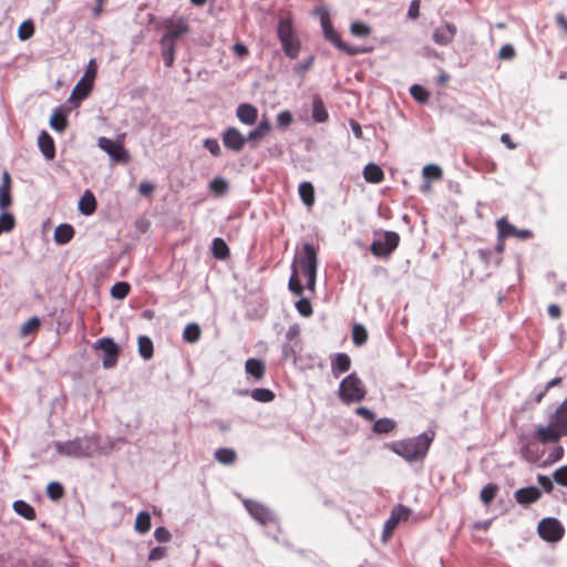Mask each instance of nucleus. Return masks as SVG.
Masks as SVG:
<instances>
[{"instance_id": "obj_38", "label": "nucleus", "mask_w": 567, "mask_h": 567, "mask_svg": "<svg viewBox=\"0 0 567 567\" xmlns=\"http://www.w3.org/2000/svg\"><path fill=\"white\" fill-rule=\"evenodd\" d=\"M138 343V352L145 359L148 360L153 357V342L146 336H141L137 340Z\"/></svg>"}, {"instance_id": "obj_2", "label": "nucleus", "mask_w": 567, "mask_h": 567, "mask_svg": "<svg viewBox=\"0 0 567 567\" xmlns=\"http://www.w3.org/2000/svg\"><path fill=\"white\" fill-rule=\"evenodd\" d=\"M432 441L433 434L422 433L412 439L392 442L389 449L408 462H413L425 457Z\"/></svg>"}, {"instance_id": "obj_43", "label": "nucleus", "mask_w": 567, "mask_h": 567, "mask_svg": "<svg viewBox=\"0 0 567 567\" xmlns=\"http://www.w3.org/2000/svg\"><path fill=\"white\" fill-rule=\"evenodd\" d=\"M255 401L268 403L275 399V393L269 389L258 388L254 389L250 393Z\"/></svg>"}, {"instance_id": "obj_9", "label": "nucleus", "mask_w": 567, "mask_h": 567, "mask_svg": "<svg viewBox=\"0 0 567 567\" xmlns=\"http://www.w3.org/2000/svg\"><path fill=\"white\" fill-rule=\"evenodd\" d=\"M538 534L546 542H558L564 536V527L556 518H544L538 524Z\"/></svg>"}, {"instance_id": "obj_49", "label": "nucleus", "mask_w": 567, "mask_h": 567, "mask_svg": "<svg viewBox=\"0 0 567 567\" xmlns=\"http://www.w3.org/2000/svg\"><path fill=\"white\" fill-rule=\"evenodd\" d=\"M410 93L412 97L420 103H426L430 99V93L419 84L412 85Z\"/></svg>"}, {"instance_id": "obj_46", "label": "nucleus", "mask_w": 567, "mask_h": 567, "mask_svg": "<svg viewBox=\"0 0 567 567\" xmlns=\"http://www.w3.org/2000/svg\"><path fill=\"white\" fill-rule=\"evenodd\" d=\"M16 227V218L11 213L3 212L0 215V234L9 233Z\"/></svg>"}, {"instance_id": "obj_7", "label": "nucleus", "mask_w": 567, "mask_h": 567, "mask_svg": "<svg viewBox=\"0 0 567 567\" xmlns=\"http://www.w3.org/2000/svg\"><path fill=\"white\" fill-rule=\"evenodd\" d=\"M97 146L115 163L127 164L131 159L130 153L124 148L123 136L116 141L104 136L99 137Z\"/></svg>"}, {"instance_id": "obj_61", "label": "nucleus", "mask_w": 567, "mask_h": 567, "mask_svg": "<svg viewBox=\"0 0 567 567\" xmlns=\"http://www.w3.org/2000/svg\"><path fill=\"white\" fill-rule=\"evenodd\" d=\"M408 16L411 19H416L420 16V0H412L409 7Z\"/></svg>"}, {"instance_id": "obj_42", "label": "nucleus", "mask_w": 567, "mask_h": 567, "mask_svg": "<svg viewBox=\"0 0 567 567\" xmlns=\"http://www.w3.org/2000/svg\"><path fill=\"white\" fill-rule=\"evenodd\" d=\"M209 189L212 193H214L215 196H223L228 190V183L223 177H215L209 183Z\"/></svg>"}, {"instance_id": "obj_5", "label": "nucleus", "mask_w": 567, "mask_h": 567, "mask_svg": "<svg viewBox=\"0 0 567 567\" xmlns=\"http://www.w3.org/2000/svg\"><path fill=\"white\" fill-rule=\"evenodd\" d=\"M338 393L341 401L349 404L362 401L367 391L358 375L351 373L341 381Z\"/></svg>"}, {"instance_id": "obj_32", "label": "nucleus", "mask_w": 567, "mask_h": 567, "mask_svg": "<svg viewBox=\"0 0 567 567\" xmlns=\"http://www.w3.org/2000/svg\"><path fill=\"white\" fill-rule=\"evenodd\" d=\"M498 237H515L517 228L512 225L506 217H502L496 221Z\"/></svg>"}, {"instance_id": "obj_63", "label": "nucleus", "mask_w": 567, "mask_h": 567, "mask_svg": "<svg viewBox=\"0 0 567 567\" xmlns=\"http://www.w3.org/2000/svg\"><path fill=\"white\" fill-rule=\"evenodd\" d=\"M154 536L158 542H167L171 537V534L166 528L157 527L154 532Z\"/></svg>"}, {"instance_id": "obj_19", "label": "nucleus", "mask_w": 567, "mask_h": 567, "mask_svg": "<svg viewBox=\"0 0 567 567\" xmlns=\"http://www.w3.org/2000/svg\"><path fill=\"white\" fill-rule=\"evenodd\" d=\"M540 495L542 493L537 487L529 486L517 489L515 492V499L518 504L528 505L535 503Z\"/></svg>"}, {"instance_id": "obj_44", "label": "nucleus", "mask_w": 567, "mask_h": 567, "mask_svg": "<svg viewBox=\"0 0 567 567\" xmlns=\"http://www.w3.org/2000/svg\"><path fill=\"white\" fill-rule=\"evenodd\" d=\"M131 290V286L125 281H118L111 288V296L114 299H124Z\"/></svg>"}, {"instance_id": "obj_24", "label": "nucleus", "mask_w": 567, "mask_h": 567, "mask_svg": "<svg viewBox=\"0 0 567 567\" xmlns=\"http://www.w3.org/2000/svg\"><path fill=\"white\" fill-rule=\"evenodd\" d=\"M79 210L85 216H90L96 210V199L91 190H85L80 198Z\"/></svg>"}, {"instance_id": "obj_40", "label": "nucleus", "mask_w": 567, "mask_h": 567, "mask_svg": "<svg viewBox=\"0 0 567 567\" xmlns=\"http://www.w3.org/2000/svg\"><path fill=\"white\" fill-rule=\"evenodd\" d=\"M498 492V486L494 483H489L485 485L480 494L481 501L485 505H489L492 501L495 498L496 494Z\"/></svg>"}, {"instance_id": "obj_37", "label": "nucleus", "mask_w": 567, "mask_h": 567, "mask_svg": "<svg viewBox=\"0 0 567 567\" xmlns=\"http://www.w3.org/2000/svg\"><path fill=\"white\" fill-rule=\"evenodd\" d=\"M213 255L217 259H226L229 256V248L224 239L215 238L213 240Z\"/></svg>"}, {"instance_id": "obj_21", "label": "nucleus", "mask_w": 567, "mask_h": 567, "mask_svg": "<svg viewBox=\"0 0 567 567\" xmlns=\"http://www.w3.org/2000/svg\"><path fill=\"white\" fill-rule=\"evenodd\" d=\"M93 89V83L86 81V79H81L76 85L73 87L71 95H70V102H80L89 96Z\"/></svg>"}, {"instance_id": "obj_54", "label": "nucleus", "mask_w": 567, "mask_h": 567, "mask_svg": "<svg viewBox=\"0 0 567 567\" xmlns=\"http://www.w3.org/2000/svg\"><path fill=\"white\" fill-rule=\"evenodd\" d=\"M96 63L95 60H91L86 66L85 73L82 76V79H86V81L94 83L95 76H96Z\"/></svg>"}, {"instance_id": "obj_25", "label": "nucleus", "mask_w": 567, "mask_h": 567, "mask_svg": "<svg viewBox=\"0 0 567 567\" xmlns=\"http://www.w3.org/2000/svg\"><path fill=\"white\" fill-rule=\"evenodd\" d=\"M74 233L70 224H61L54 229V240L59 245H65L72 240Z\"/></svg>"}, {"instance_id": "obj_41", "label": "nucleus", "mask_w": 567, "mask_h": 567, "mask_svg": "<svg viewBox=\"0 0 567 567\" xmlns=\"http://www.w3.org/2000/svg\"><path fill=\"white\" fill-rule=\"evenodd\" d=\"M65 494L64 487L59 482H51L47 486V495L50 499L60 501Z\"/></svg>"}, {"instance_id": "obj_57", "label": "nucleus", "mask_w": 567, "mask_h": 567, "mask_svg": "<svg viewBox=\"0 0 567 567\" xmlns=\"http://www.w3.org/2000/svg\"><path fill=\"white\" fill-rule=\"evenodd\" d=\"M554 480L564 486H567V466L560 467L554 473Z\"/></svg>"}, {"instance_id": "obj_18", "label": "nucleus", "mask_w": 567, "mask_h": 567, "mask_svg": "<svg viewBox=\"0 0 567 567\" xmlns=\"http://www.w3.org/2000/svg\"><path fill=\"white\" fill-rule=\"evenodd\" d=\"M38 145L43 156L51 161L55 157V144L47 131H42L38 137Z\"/></svg>"}, {"instance_id": "obj_26", "label": "nucleus", "mask_w": 567, "mask_h": 567, "mask_svg": "<svg viewBox=\"0 0 567 567\" xmlns=\"http://www.w3.org/2000/svg\"><path fill=\"white\" fill-rule=\"evenodd\" d=\"M245 369L248 374L254 377L256 380H261L265 375V364L261 360L258 359H248L245 363Z\"/></svg>"}, {"instance_id": "obj_58", "label": "nucleus", "mask_w": 567, "mask_h": 567, "mask_svg": "<svg viewBox=\"0 0 567 567\" xmlns=\"http://www.w3.org/2000/svg\"><path fill=\"white\" fill-rule=\"evenodd\" d=\"M233 52L239 59H245L249 54L248 48L244 43H241V42H237V43L234 44Z\"/></svg>"}, {"instance_id": "obj_30", "label": "nucleus", "mask_w": 567, "mask_h": 567, "mask_svg": "<svg viewBox=\"0 0 567 567\" xmlns=\"http://www.w3.org/2000/svg\"><path fill=\"white\" fill-rule=\"evenodd\" d=\"M312 118L317 123H323L328 120V112L319 96H315L312 101Z\"/></svg>"}, {"instance_id": "obj_39", "label": "nucleus", "mask_w": 567, "mask_h": 567, "mask_svg": "<svg viewBox=\"0 0 567 567\" xmlns=\"http://www.w3.org/2000/svg\"><path fill=\"white\" fill-rule=\"evenodd\" d=\"M368 340V331L367 329L360 324L355 323L352 328V341L355 346L361 347Z\"/></svg>"}, {"instance_id": "obj_62", "label": "nucleus", "mask_w": 567, "mask_h": 567, "mask_svg": "<svg viewBox=\"0 0 567 567\" xmlns=\"http://www.w3.org/2000/svg\"><path fill=\"white\" fill-rule=\"evenodd\" d=\"M297 346H298V344L290 343V342H289V343L284 344V347H282V357H284L285 359L295 358V355H296V349H295V348H296Z\"/></svg>"}, {"instance_id": "obj_31", "label": "nucleus", "mask_w": 567, "mask_h": 567, "mask_svg": "<svg viewBox=\"0 0 567 567\" xmlns=\"http://www.w3.org/2000/svg\"><path fill=\"white\" fill-rule=\"evenodd\" d=\"M51 127L56 132H64L68 127L66 115L63 113L61 109L54 111L50 118Z\"/></svg>"}, {"instance_id": "obj_23", "label": "nucleus", "mask_w": 567, "mask_h": 567, "mask_svg": "<svg viewBox=\"0 0 567 567\" xmlns=\"http://www.w3.org/2000/svg\"><path fill=\"white\" fill-rule=\"evenodd\" d=\"M363 177L368 183L380 184L384 179V172L379 165L369 163L363 168Z\"/></svg>"}, {"instance_id": "obj_12", "label": "nucleus", "mask_w": 567, "mask_h": 567, "mask_svg": "<svg viewBox=\"0 0 567 567\" xmlns=\"http://www.w3.org/2000/svg\"><path fill=\"white\" fill-rule=\"evenodd\" d=\"M411 515V511L403 505H398L391 512L390 517L384 523L383 527V540L386 542L394 533L395 528L401 522L408 520Z\"/></svg>"}, {"instance_id": "obj_45", "label": "nucleus", "mask_w": 567, "mask_h": 567, "mask_svg": "<svg viewBox=\"0 0 567 567\" xmlns=\"http://www.w3.org/2000/svg\"><path fill=\"white\" fill-rule=\"evenodd\" d=\"M350 32L353 37L367 38L371 34V28L363 22L354 21L350 25Z\"/></svg>"}, {"instance_id": "obj_50", "label": "nucleus", "mask_w": 567, "mask_h": 567, "mask_svg": "<svg viewBox=\"0 0 567 567\" xmlns=\"http://www.w3.org/2000/svg\"><path fill=\"white\" fill-rule=\"evenodd\" d=\"M423 176L427 179H441L443 176L442 168L434 164H429L423 167Z\"/></svg>"}, {"instance_id": "obj_35", "label": "nucleus", "mask_w": 567, "mask_h": 567, "mask_svg": "<svg viewBox=\"0 0 567 567\" xmlns=\"http://www.w3.org/2000/svg\"><path fill=\"white\" fill-rule=\"evenodd\" d=\"M271 130V126L269 124L268 121H261L258 126L250 131L248 136H247V141L248 142H254V141H257V140H260L262 137H265Z\"/></svg>"}, {"instance_id": "obj_3", "label": "nucleus", "mask_w": 567, "mask_h": 567, "mask_svg": "<svg viewBox=\"0 0 567 567\" xmlns=\"http://www.w3.org/2000/svg\"><path fill=\"white\" fill-rule=\"evenodd\" d=\"M54 447L59 455L70 457H91L97 449V441L92 436L76 437L65 442H55Z\"/></svg>"}, {"instance_id": "obj_47", "label": "nucleus", "mask_w": 567, "mask_h": 567, "mask_svg": "<svg viewBox=\"0 0 567 567\" xmlns=\"http://www.w3.org/2000/svg\"><path fill=\"white\" fill-rule=\"evenodd\" d=\"M394 427L395 423L390 419H380L373 424V431L381 434L390 433Z\"/></svg>"}, {"instance_id": "obj_22", "label": "nucleus", "mask_w": 567, "mask_h": 567, "mask_svg": "<svg viewBox=\"0 0 567 567\" xmlns=\"http://www.w3.org/2000/svg\"><path fill=\"white\" fill-rule=\"evenodd\" d=\"M350 367L351 359L347 353H338L331 361V372L336 378L349 371Z\"/></svg>"}, {"instance_id": "obj_36", "label": "nucleus", "mask_w": 567, "mask_h": 567, "mask_svg": "<svg viewBox=\"0 0 567 567\" xmlns=\"http://www.w3.org/2000/svg\"><path fill=\"white\" fill-rule=\"evenodd\" d=\"M215 458L224 465H230L236 460V452L233 449L221 447L215 452Z\"/></svg>"}, {"instance_id": "obj_59", "label": "nucleus", "mask_w": 567, "mask_h": 567, "mask_svg": "<svg viewBox=\"0 0 567 567\" xmlns=\"http://www.w3.org/2000/svg\"><path fill=\"white\" fill-rule=\"evenodd\" d=\"M154 189V184L147 181L142 182L138 186V193L144 197L151 196Z\"/></svg>"}, {"instance_id": "obj_15", "label": "nucleus", "mask_w": 567, "mask_h": 567, "mask_svg": "<svg viewBox=\"0 0 567 567\" xmlns=\"http://www.w3.org/2000/svg\"><path fill=\"white\" fill-rule=\"evenodd\" d=\"M561 435H564V433L554 425V420H551L548 426H539L536 430V439L543 444L558 442Z\"/></svg>"}, {"instance_id": "obj_29", "label": "nucleus", "mask_w": 567, "mask_h": 567, "mask_svg": "<svg viewBox=\"0 0 567 567\" xmlns=\"http://www.w3.org/2000/svg\"><path fill=\"white\" fill-rule=\"evenodd\" d=\"M13 511L28 520H33L37 517L34 508L24 501H16L12 505Z\"/></svg>"}, {"instance_id": "obj_6", "label": "nucleus", "mask_w": 567, "mask_h": 567, "mask_svg": "<svg viewBox=\"0 0 567 567\" xmlns=\"http://www.w3.org/2000/svg\"><path fill=\"white\" fill-rule=\"evenodd\" d=\"M321 27L323 31L324 39L333 44L340 51L349 54V55H358L361 53L369 52L370 50L358 48L353 45H349L346 43L338 31L333 29L329 14L326 12L321 16Z\"/></svg>"}, {"instance_id": "obj_53", "label": "nucleus", "mask_w": 567, "mask_h": 567, "mask_svg": "<svg viewBox=\"0 0 567 567\" xmlns=\"http://www.w3.org/2000/svg\"><path fill=\"white\" fill-rule=\"evenodd\" d=\"M515 55L516 51L512 44H504L498 52L501 60H512Z\"/></svg>"}, {"instance_id": "obj_33", "label": "nucleus", "mask_w": 567, "mask_h": 567, "mask_svg": "<svg viewBox=\"0 0 567 567\" xmlns=\"http://www.w3.org/2000/svg\"><path fill=\"white\" fill-rule=\"evenodd\" d=\"M134 528L140 534H145L151 529V515L148 512L137 514Z\"/></svg>"}, {"instance_id": "obj_60", "label": "nucleus", "mask_w": 567, "mask_h": 567, "mask_svg": "<svg viewBox=\"0 0 567 567\" xmlns=\"http://www.w3.org/2000/svg\"><path fill=\"white\" fill-rule=\"evenodd\" d=\"M355 414L363 417L364 420L372 422L375 417L374 413L365 408V406H359L355 409Z\"/></svg>"}, {"instance_id": "obj_11", "label": "nucleus", "mask_w": 567, "mask_h": 567, "mask_svg": "<svg viewBox=\"0 0 567 567\" xmlns=\"http://www.w3.org/2000/svg\"><path fill=\"white\" fill-rule=\"evenodd\" d=\"M95 349L103 352V367L113 368L120 355V347L111 338H101L95 343Z\"/></svg>"}, {"instance_id": "obj_52", "label": "nucleus", "mask_w": 567, "mask_h": 567, "mask_svg": "<svg viewBox=\"0 0 567 567\" xmlns=\"http://www.w3.org/2000/svg\"><path fill=\"white\" fill-rule=\"evenodd\" d=\"M40 327V320L37 317L29 319L21 327V336H28L32 331L38 330Z\"/></svg>"}, {"instance_id": "obj_1", "label": "nucleus", "mask_w": 567, "mask_h": 567, "mask_svg": "<svg viewBox=\"0 0 567 567\" xmlns=\"http://www.w3.org/2000/svg\"><path fill=\"white\" fill-rule=\"evenodd\" d=\"M318 269V248L310 243L302 245L301 249L297 252L292 266L291 276L289 278V290L296 296L303 293V286L299 276L306 278V287L310 291H315L316 278Z\"/></svg>"}, {"instance_id": "obj_55", "label": "nucleus", "mask_w": 567, "mask_h": 567, "mask_svg": "<svg viewBox=\"0 0 567 567\" xmlns=\"http://www.w3.org/2000/svg\"><path fill=\"white\" fill-rule=\"evenodd\" d=\"M205 147L210 152L212 155L218 156L220 155V146L217 140L207 138L204 142Z\"/></svg>"}, {"instance_id": "obj_20", "label": "nucleus", "mask_w": 567, "mask_h": 567, "mask_svg": "<svg viewBox=\"0 0 567 567\" xmlns=\"http://www.w3.org/2000/svg\"><path fill=\"white\" fill-rule=\"evenodd\" d=\"M236 115L241 123L252 125L257 121L258 111L254 105L244 103L237 107Z\"/></svg>"}, {"instance_id": "obj_16", "label": "nucleus", "mask_w": 567, "mask_h": 567, "mask_svg": "<svg viewBox=\"0 0 567 567\" xmlns=\"http://www.w3.org/2000/svg\"><path fill=\"white\" fill-rule=\"evenodd\" d=\"M246 509L249 514L258 522L265 524L270 519V513L268 508L259 502L247 499L244 502Z\"/></svg>"}, {"instance_id": "obj_48", "label": "nucleus", "mask_w": 567, "mask_h": 567, "mask_svg": "<svg viewBox=\"0 0 567 567\" xmlns=\"http://www.w3.org/2000/svg\"><path fill=\"white\" fill-rule=\"evenodd\" d=\"M34 33V24L31 20L23 21L18 29V37L20 40L25 41Z\"/></svg>"}, {"instance_id": "obj_34", "label": "nucleus", "mask_w": 567, "mask_h": 567, "mask_svg": "<svg viewBox=\"0 0 567 567\" xmlns=\"http://www.w3.org/2000/svg\"><path fill=\"white\" fill-rule=\"evenodd\" d=\"M200 336L202 329L197 323H188L183 331V339L189 343L197 342Z\"/></svg>"}, {"instance_id": "obj_8", "label": "nucleus", "mask_w": 567, "mask_h": 567, "mask_svg": "<svg viewBox=\"0 0 567 567\" xmlns=\"http://www.w3.org/2000/svg\"><path fill=\"white\" fill-rule=\"evenodd\" d=\"M383 238V240H374L370 246V251L378 258H388L400 244V236L395 231H384Z\"/></svg>"}, {"instance_id": "obj_64", "label": "nucleus", "mask_w": 567, "mask_h": 567, "mask_svg": "<svg viewBox=\"0 0 567 567\" xmlns=\"http://www.w3.org/2000/svg\"><path fill=\"white\" fill-rule=\"evenodd\" d=\"M166 554V548L165 547H155L151 550L150 555H148V559L150 560H157V559H161L165 556Z\"/></svg>"}, {"instance_id": "obj_4", "label": "nucleus", "mask_w": 567, "mask_h": 567, "mask_svg": "<svg viewBox=\"0 0 567 567\" xmlns=\"http://www.w3.org/2000/svg\"><path fill=\"white\" fill-rule=\"evenodd\" d=\"M277 35L285 54L290 59H296L300 52V41L290 19L282 18L279 20Z\"/></svg>"}, {"instance_id": "obj_17", "label": "nucleus", "mask_w": 567, "mask_h": 567, "mask_svg": "<svg viewBox=\"0 0 567 567\" xmlns=\"http://www.w3.org/2000/svg\"><path fill=\"white\" fill-rule=\"evenodd\" d=\"M11 177L8 171L2 173V183L0 184V209L6 212V209L11 206Z\"/></svg>"}, {"instance_id": "obj_14", "label": "nucleus", "mask_w": 567, "mask_h": 567, "mask_svg": "<svg viewBox=\"0 0 567 567\" xmlns=\"http://www.w3.org/2000/svg\"><path fill=\"white\" fill-rule=\"evenodd\" d=\"M456 31L455 24L445 22L444 25L434 30L432 39L436 44L445 47L453 41Z\"/></svg>"}, {"instance_id": "obj_28", "label": "nucleus", "mask_w": 567, "mask_h": 567, "mask_svg": "<svg viewBox=\"0 0 567 567\" xmlns=\"http://www.w3.org/2000/svg\"><path fill=\"white\" fill-rule=\"evenodd\" d=\"M553 420L554 425L561 430L564 435H567V399L557 409Z\"/></svg>"}, {"instance_id": "obj_10", "label": "nucleus", "mask_w": 567, "mask_h": 567, "mask_svg": "<svg viewBox=\"0 0 567 567\" xmlns=\"http://www.w3.org/2000/svg\"><path fill=\"white\" fill-rule=\"evenodd\" d=\"M177 42V27L171 25L161 39L162 58L166 66L174 64L175 44Z\"/></svg>"}, {"instance_id": "obj_51", "label": "nucleus", "mask_w": 567, "mask_h": 567, "mask_svg": "<svg viewBox=\"0 0 567 567\" xmlns=\"http://www.w3.org/2000/svg\"><path fill=\"white\" fill-rule=\"evenodd\" d=\"M296 308L302 317H310L313 312L311 302L306 298H300L296 302Z\"/></svg>"}, {"instance_id": "obj_56", "label": "nucleus", "mask_w": 567, "mask_h": 567, "mask_svg": "<svg viewBox=\"0 0 567 567\" xmlns=\"http://www.w3.org/2000/svg\"><path fill=\"white\" fill-rule=\"evenodd\" d=\"M292 121V115L289 111H282L277 115V123L279 126H289Z\"/></svg>"}, {"instance_id": "obj_27", "label": "nucleus", "mask_w": 567, "mask_h": 567, "mask_svg": "<svg viewBox=\"0 0 567 567\" xmlns=\"http://www.w3.org/2000/svg\"><path fill=\"white\" fill-rule=\"evenodd\" d=\"M299 196L302 203L311 207L315 203V188L310 182H302L298 187Z\"/></svg>"}, {"instance_id": "obj_13", "label": "nucleus", "mask_w": 567, "mask_h": 567, "mask_svg": "<svg viewBox=\"0 0 567 567\" xmlns=\"http://www.w3.org/2000/svg\"><path fill=\"white\" fill-rule=\"evenodd\" d=\"M247 142V137H245L239 130L236 127H228L223 133V143L224 145L234 152H240L245 147Z\"/></svg>"}]
</instances>
